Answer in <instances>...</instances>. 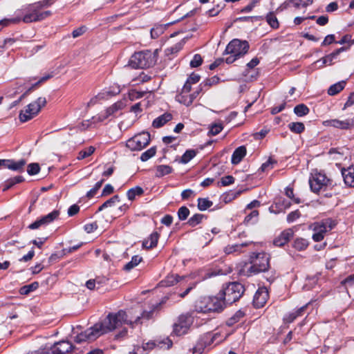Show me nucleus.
<instances>
[{
	"label": "nucleus",
	"mask_w": 354,
	"mask_h": 354,
	"mask_svg": "<svg viewBox=\"0 0 354 354\" xmlns=\"http://www.w3.org/2000/svg\"><path fill=\"white\" fill-rule=\"evenodd\" d=\"M125 317V312L123 310L115 314L110 313L103 321L96 323L93 326L76 335L74 340L78 344L93 341L102 335L121 326L126 320Z\"/></svg>",
	"instance_id": "nucleus-1"
},
{
	"label": "nucleus",
	"mask_w": 354,
	"mask_h": 354,
	"mask_svg": "<svg viewBox=\"0 0 354 354\" xmlns=\"http://www.w3.org/2000/svg\"><path fill=\"white\" fill-rule=\"evenodd\" d=\"M35 3H32L27 6L26 8L20 10L23 17L18 16L17 17L10 19H3L0 20V26L5 27L8 26L11 24H17L21 21L24 23L28 24L32 22L40 21L49 17L51 15V12L43 11L41 12Z\"/></svg>",
	"instance_id": "nucleus-2"
},
{
	"label": "nucleus",
	"mask_w": 354,
	"mask_h": 354,
	"mask_svg": "<svg viewBox=\"0 0 354 354\" xmlns=\"http://www.w3.org/2000/svg\"><path fill=\"white\" fill-rule=\"evenodd\" d=\"M249 44L247 41L238 39L232 40L226 46L225 53L230 55L225 59L227 64H232L239 57L245 55L249 49Z\"/></svg>",
	"instance_id": "nucleus-3"
},
{
	"label": "nucleus",
	"mask_w": 354,
	"mask_h": 354,
	"mask_svg": "<svg viewBox=\"0 0 354 354\" xmlns=\"http://www.w3.org/2000/svg\"><path fill=\"white\" fill-rule=\"evenodd\" d=\"M244 291L243 285L239 282H232L223 288L220 295L226 304H232L241 298Z\"/></svg>",
	"instance_id": "nucleus-4"
},
{
	"label": "nucleus",
	"mask_w": 354,
	"mask_h": 354,
	"mask_svg": "<svg viewBox=\"0 0 354 354\" xmlns=\"http://www.w3.org/2000/svg\"><path fill=\"white\" fill-rule=\"evenodd\" d=\"M269 259L268 254L265 252L254 253L250 257L251 266L248 272L250 274H256L267 271L270 266Z\"/></svg>",
	"instance_id": "nucleus-5"
},
{
	"label": "nucleus",
	"mask_w": 354,
	"mask_h": 354,
	"mask_svg": "<svg viewBox=\"0 0 354 354\" xmlns=\"http://www.w3.org/2000/svg\"><path fill=\"white\" fill-rule=\"evenodd\" d=\"M154 57L149 50L135 53L129 62V66L133 68H145L153 66Z\"/></svg>",
	"instance_id": "nucleus-6"
},
{
	"label": "nucleus",
	"mask_w": 354,
	"mask_h": 354,
	"mask_svg": "<svg viewBox=\"0 0 354 354\" xmlns=\"http://www.w3.org/2000/svg\"><path fill=\"white\" fill-rule=\"evenodd\" d=\"M219 337V333L209 332L202 335L193 348L194 354H203L205 348L222 341L221 338L218 339Z\"/></svg>",
	"instance_id": "nucleus-7"
},
{
	"label": "nucleus",
	"mask_w": 354,
	"mask_h": 354,
	"mask_svg": "<svg viewBox=\"0 0 354 354\" xmlns=\"http://www.w3.org/2000/svg\"><path fill=\"white\" fill-rule=\"evenodd\" d=\"M336 223L330 218L323 220L321 222L315 223L312 225V229L314 231L313 239L315 242H319L324 238L326 233L331 230Z\"/></svg>",
	"instance_id": "nucleus-8"
},
{
	"label": "nucleus",
	"mask_w": 354,
	"mask_h": 354,
	"mask_svg": "<svg viewBox=\"0 0 354 354\" xmlns=\"http://www.w3.org/2000/svg\"><path fill=\"white\" fill-rule=\"evenodd\" d=\"M193 324V317L188 315H181L173 325L171 335L182 336L188 333Z\"/></svg>",
	"instance_id": "nucleus-9"
},
{
	"label": "nucleus",
	"mask_w": 354,
	"mask_h": 354,
	"mask_svg": "<svg viewBox=\"0 0 354 354\" xmlns=\"http://www.w3.org/2000/svg\"><path fill=\"white\" fill-rule=\"evenodd\" d=\"M150 142V135L147 132H142L136 135L127 141L126 146L131 151H140L147 147Z\"/></svg>",
	"instance_id": "nucleus-10"
},
{
	"label": "nucleus",
	"mask_w": 354,
	"mask_h": 354,
	"mask_svg": "<svg viewBox=\"0 0 354 354\" xmlns=\"http://www.w3.org/2000/svg\"><path fill=\"white\" fill-rule=\"evenodd\" d=\"M309 184L311 190L317 193L321 189L332 185V181L325 174L318 172L312 175L309 179Z\"/></svg>",
	"instance_id": "nucleus-11"
},
{
	"label": "nucleus",
	"mask_w": 354,
	"mask_h": 354,
	"mask_svg": "<svg viewBox=\"0 0 354 354\" xmlns=\"http://www.w3.org/2000/svg\"><path fill=\"white\" fill-rule=\"evenodd\" d=\"M123 102L118 101L108 107L104 113L93 116L92 120L94 123L103 122L110 116L115 115L117 112L123 109Z\"/></svg>",
	"instance_id": "nucleus-12"
},
{
	"label": "nucleus",
	"mask_w": 354,
	"mask_h": 354,
	"mask_svg": "<svg viewBox=\"0 0 354 354\" xmlns=\"http://www.w3.org/2000/svg\"><path fill=\"white\" fill-rule=\"evenodd\" d=\"M74 346L68 341H59L55 343L44 351L47 354H66L73 351Z\"/></svg>",
	"instance_id": "nucleus-13"
},
{
	"label": "nucleus",
	"mask_w": 354,
	"mask_h": 354,
	"mask_svg": "<svg viewBox=\"0 0 354 354\" xmlns=\"http://www.w3.org/2000/svg\"><path fill=\"white\" fill-rule=\"evenodd\" d=\"M325 127H332L342 130H347L352 128L354 125L353 119H348L345 120H340L338 119H331L324 122Z\"/></svg>",
	"instance_id": "nucleus-14"
},
{
	"label": "nucleus",
	"mask_w": 354,
	"mask_h": 354,
	"mask_svg": "<svg viewBox=\"0 0 354 354\" xmlns=\"http://www.w3.org/2000/svg\"><path fill=\"white\" fill-rule=\"evenodd\" d=\"M269 297V294L268 289L266 287L259 288L253 299V304L255 308H259L263 307L266 303Z\"/></svg>",
	"instance_id": "nucleus-15"
},
{
	"label": "nucleus",
	"mask_w": 354,
	"mask_h": 354,
	"mask_svg": "<svg viewBox=\"0 0 354 354\" xmlns=\"http://www.w3.org/2000/svg\"><path fill=\"white\" fill-rule=\"evenodd\" d=\"M209 301L208 302V310L210 312H220L221 311L225 305L226 304L223 297H221L220 292L218 296L208 297Z\"/></svg>",
	"instance_id": "nucleus-16"
},
{
	"label": "nucleus",
	"mask_w": 354,
	"mask_h": 354,
	"mask_svg": "<svg viewBox=\"0 0 354 354\" xmlns=\"http://www.w3.org/2000/svg\"><path fill=\"white\" fill-rule=\"evenodd\" d=\"M348 49L347 47H341L330 54L322 57V59L316 61L314 64H317L321 63V65L319 66V68L324 67L325 65H332L333 64V60L337 59V56L344 51H346Z\"/></svg>",
	"instance_id": "nucleus-17"
},
{
	"label": "nucleus",
	"mask_w": 354,
	"mask_h": 354,
	"mask_svg": "<svg viewBox=\"0 0 354 354\" xmlns=\"http://www.w3.org/2000/svg\"><path fill=\"white\" fill-rule=\"evenodd\" d=\"M26 164V161L24 159H21L18 161L13 160H0V166L3 165L8 169L17 171H23Z\"/></svg>",
	"instance_id": "nucleus-18"
},
{
	"label": "nucleus",
	"mask_w": 354,
	"mask_h": 354,
	"mask_svg": "<svg viewBox=\"0 0 354 354\" xmlns=\"http://www.w3.org/2000/svg\"><path fill=\"white\" fill-rule=\"evenodd\" d=\"M342 174L345 184L354 187V165H351L347 169H343Z\"/></svg>",
	"instance_id": "nucleus-19"
},
{
	"label": "nucleus",
	"mask_w": 354,
	"mask_h": 354,
	"mask_svg": "<svg viewBox=\"0 0 354 354\" xmlns=\"http://www.w3.org/2000/svg\"><path fill=\"white\" fill-rule=\"evenodd\" d=\"M153 311H154V308H151L149 311L144 310L140 315L136 317V318L135 319L134 321H132L131 319L128 320L127 315L125 313V315H126L125 319L126 320L122 323V324L126 323L127 324L133 325V324L142 323V322L140 320L141 319H147V320L149 319L152 317V315L153 314Z\"/></svg>",
	"instance_id": "nucleus-20"
},
{
	"label": "nucleus",
	"mask_w": 354,
	"mask_h": 354,
	"mask_svg": "<svg viewBox=\"0 0 354 354\" xmlns=\"http://www.w3.org/2000/svg\"><path fill=\"white\" fill-rule=\"evenodd\" d=\"M209 298L207 297H202L197 299L195 302L194 309L197 313H207L208 310V302Z\"/></svg>",
	"instance_id": "nucleus-21"
},
{
	"label": "nucleus",
	"mask_w": 354,
	"mask_h": 354,
	"mask_svg": "<svg viewBox=\"0 0 354 354\" xmlns=\"http://www.w3.org/2000/svg\"><path fill=\"white\" fill-rule=\"evenodd\" d=\"M246 155V148L245 146H240L236 148L232 156V163L233 165L239 164Z\"/></svg>",
	"instance_id": "nucleus-22"
},
{
	"label": "nucleus",
	"mask_w": 354,
	"mask_h": 354,
	"mask_svg": "<svg viewBox=\"0 0 354 354\" xmlns=\"http://www.w3.org/2000/svg\"><path fill=\"white\" fill-rule=\"evenodd\" d=\"M308 304L301 306V308L287 314L283 319L286 323L292 322L297 317L302 316L304 315V311L306 309Z\"/></svg>",
	"instance_id": "nucleus-23"
},
{
	"label": "nucleus",
	"mask_w": 354,
	"mask_h": 354,
	"mask_svg": "<svg viewBox=\"0 0 354 354\" xmlns=\"http://www.w3.org/2000/svg\"><path fill=\"white\" fill-rule=\"evenodd\" d=\"M34 106L33 105H28L24 110H21L19 113V120L22 122H27L33 118L36 114L34 113L33 110L30 107Z\"/></svg>",
	"instance_id": "nucleus-24"
},
{
	"label": "nucleus",
	"mask_w": 354,
	"mask_h": 354,
	"mask_svg": "<svg viewBox=\"0 0 354 354\" xmlns=\"http://www.w3.org/2000/svg\"><path fill=\"white\" fill-rule=\"evenodd\" d=\"M34 106L33 105H28L24 110H21L19 113V120L22 122H27L33 118L36 114L34 113L33 110L30 107Z\"/></svg>",
	"instance_id": "nucleus-25"
},
{
	"label": "nucleus",
	"mask_w": 354,
	"mask_h": 354,
	"mask_svg": "<svg viewBox=\"0 0 354 354\" xmlns=\"http://www.w3.org/2000/svg\"><path fill=\"white\" fill-rule=\"evenodd\" d=\"M172 119L171 113H165L162 115L158 117L153 121V127L155 128H160L162 127L166 122L170 121Z\"/></svg>",
	"instance_id": "nucleus-26"
},
{
	"label": "nucleus",
	"mask_w": 354,
	"mask_h": 354,
	"mask_svg": "<svg viewBox=\"0 0 354 354\" xmlns=\"http://www.w3.org/2000/svg\"><path fill=\"white\" fill-rule=\"evenodd\" d=\"M159 239V234L158 232H153L149 237L145 240L142 245L143 247L147 249L153 248L156 246Z\"/></svg>",
	"instance_id": "nucleus-27"
},
{
	"label": "nucleus",
	"mask_w": 354,
	"mask_h": 354,
	"mask_svg": "<svg viewBox=\"0 0 354 354\" xmlns=\"http://www.w3.org/2000/svg\"><path fill=\"white\" fill-rule=\"evenodd\" d=\"M198 93L199 92H196L189 95H186L187 94L181 93L178 96V101L186 106H189L193 102L194 100L196 97V96L198 95Z\"/></svg>",
	"instance_id": "nucleus-28"
},
{
	"label": "nucleus",
	"mask_w": 354,
	"mask_h": 354,
	"mask_svg": "<svg viewBox=\"0 0 354 354\" xmlns=\"http://www.w3.org/2000/svg\"><path fill=\"white\" fill-rule=\"evenodd\" d=\"M346 85L345 81H341L336 84H334L331 85L328 90V94L329 95H335L339 93L341 91H342Z\"/></svg>",
	"instance_id": "nucleus-29"
},
{
	"label": "nucleus",
	"mask_w": 354,
	"mask_h": 354,
	"mask_svg": "<svg viewBox=\"0 0 354 354\" xmlns=\"http://www.w3.org/2000/svg\"><path fill=\"white\" fill-rule=\"evenodd\" d=\"M248 245V243H243L241 244H234V245H229L226 246L224 249V252L227 254H230L232 253H239L241 252V248L245 247Z\"/></svg>",
	"instance_id": "nucleus-30"
},
{
	"label": "nucleus",
	"mask_w": 354,
	"mask_h": 354,
	"mask_svg": "<svg viewBox=\"0 0 354 354\" xmlns=\"http://www.w3.org/2000/svg\"><path fill=\"white\" fill-rule=\"evenodd\" d=\"M46 104V100L45 97H39L37 98V100L30 104L29 105H33L34 106L30 107L31 109L33 110L34 113L36 114V115L38 114L39 111L41 110V108L44 106Z\"/></svg>",
	"instance_id": "nucleus-31"
},
{
	"label": "nucleus",
	"mask_w": 354,
	"mask_h": 354,
	"mask_svg": "<svg viewBox=\"0 0 354 354\" xmlns=\"http://www.w3.org/2000/svg\"><path fill=\"white\" fill-rule=\"evenodd\" d=\"M155 341L156 347L160 348L169 349L173 345L172 341L169 337L157 338Z\"/></svg>",
	"instance_id": "nucleus-32"
},
{
	"label": "nucleus",
	"mask_w": 354,
	"mask_h": 354,
	"mask_svg": "<svg viewBox=\"0 0 354 354\" xmlns=\"http://www.w3.org/2000/svg\"><path fill=\"white\" fill-rule=\"evenodd\" d=\"M59 215V212L58 210H54L48 214L41 217L40 218L42 225H47L50 223L54 220H55Z\"/></svg>",
	"instance_id": "nucleus-33"
},
{
	"label": "nucleus",
	"mask_w": 354,
	"mask_h": 354,
	"mask_svg": "<svg viewBox=\"0 0 354 354\" xmlns=\"http://www.w3.org/2000/svg\"><path fill=\"white\" fill-rule=\"evenodd\" d=\"M142 260V258L139 255H135L131 258V260L128 262L124 266V270L126 271H130L136 266H138Z\"/></svg>",
	"instance_id": "nucleus-34"
},
{
	"label": "nucleus",
	"mask_w": 354,
	"mask_h": 354,
	"mask_svg": "<svg viewBox=\"0 0 354 354\" xmlns=\"http://www.w3.org/2000/svg\"><path fill=\"white\" fill-rule=\"evenodd\" d=\"M24 178L21 176H17L12 178L8 179V180H6L5 182V185L3 188V191L5 192V191L9 189L13 185H15V184L21 183L22 181H24Z\"/></svg>",
	"instance_id": "nucleus-35"
},
{
	"label": "nucleus",
	"mask_w": 354,
	"mask_h": 354,
	"mask_svg": "<svg viewBox=\"0 0 354 354\" xmlns=\"http://www.w3.org/2000/svg\"><path fill=\"white\" fill-rule=\"evenodd\" d=\"M244 315L245 313L239 310L226 321V324L229 326H232L236 322H239L240 319L244 317Z\"/></svg>",
	"instance_id": "nucleus-36"
},
{
	"label": "nucleus",
	"mask_w": 354,
	"mask_h": 354,
	"mask_svg": "<svg viewBox=\"0 0 354 354\" xmlns=\"http://www.w3.org/2000/svg\"><path fill=\"white\" fill-rule=\"evenodd\" d=\"M309 111V108L304 104H298L294 108V113L299 117L306 115Z\"/></svg>",
	"instance_id": "nucleus-37"
},
{
	"label": "nucleus",
	"mask_w": 354,
	"mask_h": 354,
	"mask_svg": "<svg viewBox=\"0 0 354 354\" xmlns=\"http://www.w3.org/2000/svg\"><path fill=\"white\" fill-rule=\"evenodd\" d=\"M289 129L295 133H301L305 129V126L302 122H290L288 124Z\"/></svg>",
	"instance_id": "nucleus-38"
},
{
	"label": "nucleus",
	"mask_w": 354,
	"mask_h": 354,
	"mask_svg": "<svg viewBox=\"0 0 354 354\" xmlns=\"http://www.w3.org/2000/svg\"><path fill=\"white\" fill-rule=\"evenodd\" d=\"M143 194V189L140 187H135L129 190L127 193V196L130 201H133L136 196H140Z\"/></svg>",
	"instance_id": "nucleus-39"
},
{
	"label": "nucleus",
	"mask_w": 354,
	"mask_h": 354,
	"mask_svg": "<svg viewBox=\"0 0 354 354\" xmlns=\"http://www.w3.org/2000/svg\"><path fill=\"white\" fill-rule=\"evenodd\" d=\"M266 21L272 28L277 29L279 28V24L274 12H269L266 15Z\"/></svg>",
	"instance_id": "nucleus-40"
},
{
	"label": "nucleus",
	"mask_w": 354,
	"mask_h": 354,
	"mask_svg": "<svg viewBox=\"0 0 354 354\" xmlns=\"http://www.w3.org/2000/svg\"><path fill=\"white\" fill-rule=\"evenodd\" d=\"M308 245V242L303 238H297L295 240L293 247L297 250L301 251L305 250Z\"/></svg>",
	"instance_id": "nucleus-41"
},
{
	"label": "nucleus",
	"mask_w": 354,
	"mask_h": 354,
	"mask_svg": "<svg viewBox=\"0 0 354 354\" xmlns=\"http://www.w3.org/2000/svg\"><path fill=\"white\" fill-rule=\"evenodd\" d=\"M258 216L259 212L257 210H253L245 216L243 222L246 225L254 224L257 222Z\"/></svg>",
	"instance_id": "nucleus-42"
},
{
	"label": "nucleus",
	"mask_w": 354,
	"mask_h": 354,
	"mask_svg": "<svg viewBox=\"0 0 354 354\" xmlns=\"http://www.w3.org/2000/svg\"><path fill=\"white\" fill-rule=\"evenodd\" d=\"M242 190H238V191H230L229 192L225 193L223 196V201L225 203H227L232 200L235 199L236 197H238L241 193Z\"/></svg>",
	"instance_id": "nucleus-43"
},
{
	"label": "nucleus",
	"mask_w": 354,
	"mask_h": 354,
	"mask_svg": "<svg viewBox=\"0 0 354 354\" xmlns=\"http://www.w3.org/2000/svg\"><path fill=\"white\" fill-rule=\"evenodd\" d=\"M166 26L163 25H156L151 29V37L153 39L158 38L165 30Z\"/></svg>",
	"instance_id": "nucleus-44"
},
{
	"label": "nucleus",
	"mask_w": 354,
	"mask_h": 354,
	"mask_svg": "<svg viewBox=\"0 0 354 354\" xmlns=\"http://www.w3.org/2000/svg\"><path fill=\"white\" fill-rule=\"evenodd\" d=\"M196 155V151L194 149L187 150L181 157L180 162L183 164L188 163Z\"/></svg>",
	"instance_id": "nucleus-45"
},
{
	"label": "nucleus",
	"mask_w": 354,
	"mask_h": 354,
	"mask_svg": "<svg viewBox=\"0 0 354 354\" xmlns=\"http://www.w3.org/2000/svg\"><path fill=\"white\" fill-rule=\"evenodd\" d=\"M213 203L207 198H199L198 199V208L201 211H205L212 207Z\"/></svg>",
	"instance_id": "nucleus-46"
},
{
	"label": "nucleus",
	"mask_w": 354,
	"mask_h": 354,
	"mask_svg": "<svg viewBox=\"0 0 354 354\" xmlns=\"http://www.w3.org/2000/svg\"><path fill=\"white\" fill-rule=\"evenodd\" d=\"M172 172V168L169 165H159L157 167V174L158 177L163 176L165 175L169 174Z\"/></svg>",
	"instance_id": "nucleus-47"
},
{
	"label": "nucleus",
	"mask_w": 354,
	"mask_h": 354,
	"mask_svg": "<svg viewBox=\"0 0 354 354\" xmlns=\"http://www.w3.org/2000/svg\"><path fill=\"white\" fill-rule=\"evenodd\" d=\"M39 287L38 282H33L29 285L24 286L20 288L19 292L21 295H28Z\"/></svg>",
	"instance_id": "nucleus-48"
},
{
	"label": "nucleus",
	"mask_w": 354,
	"mask_h": 354,
	"mask_svg": "<svg viewBox=\"0 0 354 354\" xmlns=\"http://www.w3.org/2000/svg\"><path fill=\"white\" fill-rule=\"evenodd\" d=\"M290 1L297 9L306 8L313 3V0H290Z\"/></svg>",
	"instance_id": "nucleus-49"
},
{
	"label": "nucleus",
	"mask_w": 354,
	"mask_h": 354,
	"mask_svg": "<svg viewBox=\"0 0 354 354\" xmlns=\"http://www.w3.org/2000/svg\"><path fill=\"white\" fill-rule=\"evenodd\" d=\"M204 217L205 216L203 214H196L189 218L187 223L190 226L194 227L199 224Z\"/></svg>",
	"instance_id": "nucleus-50"
},
{
	"label": "nucleus",
	"mask_w": 354,
	"mask_h": 354,
	"mask_svg": "<svg viewBox=\"0 0 354 354\" xmlns=\"http://www.w3.org/2000/svg\"><path fill=\"white\" fill-rule=\"evenodd\" d=\"M116 202H119V196L118 195H115L109 200H107L106 201H105L101 206L99 207L98 211L100 212L108 207H111Z\"/></svg>",
	"instance_id": "nucleus-51"
},
{
	"label": "nucleus",
	"mask_w": 354,
	"mask_h": 354,
	"mask_svg": "<svg viewBox=\"0 0 354 354\" xmlns=\"http://www.w3.org/2000/svg\"><path fill=\"white\" fill-rule=\"evenodd\" d=\"M95 150V147L91 146L84 150L80 151L79 152L77 159L82 160V159H84V158L90 156L91 155H92L94 153Z\"/></svg>",
	"instance_id": "nucleus-52"
},
{
	"label": "nucleus",
	"mask_w": 354,
	"mask_h": 354,
	"mask_svg": "<svg viewBox=\"0 0 354 354\" xmlns=\"http://www.w3.org/2000/svg\"><path fill=\"white\" fill-rule=\"evenodd\" d=\"M156 150L155 147H151L147 150L146 151L143 152L140 156V160L142 162H145L150 159L151 157H153L156 154Z\"/></svg>",
	"instance_id": "nucleus-53"
},
{
	"label": "nucleus",
	"mask_w": 354,
	"mask_h": 354,
	"mask_svg": "<svg viewBox=\"0 0 354 354\" xmlns=\"http://www.w3.org/2000/svg\"><path fill=\"white\" fill-rule=\"evenodd\" d=\"M104 182V180H101L99 182L96 183L94 187L92 188L91 190H89L86 193V196L88 198H93L97 192V191L100 189V188L102 187V185Z\"/></svg>",
	"instance_id": "nucleus-54"
},
{
	"label": "nucleus",
	"mask_w": 354,
	"mask_h": 354,
	"mask_svg": "<svg viewBox=\"0 0 354 354\" xmlns=\"http://www.w3.org/2000/svg\"><path fill=\"white\" fill-rule=\"evenodd\" d=\"M189 214V210L185 206H183V207H180L178 211V216L179 220H180V221H184V220L187 219Z\"/></svg>",
	"instance_id": "nucleus-55"
},
{
	"label": "nucleus",
	"mask_w": 354,
	"mask_h": 354,
	"mask_svg": "<svg viewBox=\"0 0 354 354\" xmlns=\"http://www.w3.org/2000/svg\"><path fill=\"white\" fill-rule=\"evenodd\" d=\"M39 170L40 167L38 163H30L28 165L27 172L30 176L38 174Z\"/></svg>",
	"instance_id": "nucleus-56"
},
{
	"label": "nucleus",
	"mask_w": 354,
	"mask_h": 354,
	"mask_svg": "<svg viewBox=\"0 0 354 354\" xmlns=\"http://www.w3.org/2000/svg\"><path fill=\"white\" fill-rule=\"evenodd\" d=\"M234 182V178L232 176H230V175L225 176L221 178L220 183H218V186L219 185L227 186V185L233 184Z\"/></svg>",
	"instance_id": "nucleus-57"
},
{
	"label": "nucleus",
	"mask_w": 354,
	"mask_h": 354,
	"mask_svg": "<svg viewBox=\"0 0 354 354\" xmlns=\"http://www.w3.org/2000/svg\"><path fill=\"white\" fill-rule=\"evenodd\" d=\"M203 59L199 54H196L192 61L190 62V66L192 68H196L201 65Z\"/></svg>",
	"instance_id": "nucleus-58"
},
{
	"label": "nucleus",
	"mask_w": 354,
	"mask_h": 354,
	"mask_svg": "<svg viewBox=\"0 0 354 354\" xmlns=\"http://www.w3.org/2000/svg\"><path fill=\"white\" fill-rule=\"evenodd\" d=\"M223 129V126L221 124H214L212 125L209 131V134L212 136H216Z\"/></svg>",
	"instance_id": "nucleus-59"
},
{
	"label": "nucleus",
	"mask_w": 354,
	"mask_h": 354,
	"mask_svg": "<svg viewBox=\"0 0 354 354\" xmlns=\"http://www.w3.org/2000/svg\"><path fill=\"white\" fill-rule=\"evenodd\" d=\"M181 48H182V44L177 43V44H174V46L167 48L166 49V53L168 55L175 54V53H178Z\"/></svg>",
	"instance_id": "nucleus-60"
},
{
	"label": "nucleus",
	"mask_w": 354,
	"mask_h": 354,
	"mask_svg": "<svg viewBox=\"0 0 354 354\" xmlns=\"http://www.w3.org/2000/svg\"><path fill=\"white\" fill-rule=\"evenodd\" d=\"M300 212L299 210H295L289 213L287 216V221L288 223H292L296 221L300 216Z\"/></svg>",
	"instance_id": "nucleus-61"
},
{
	"label": "nucleus",
	"mask_w": 354,
	"mask_h": 354,
	"mask_svg": "<svg viewBox=\"0 0 354 354\" xmlns=\"http://www.w3.org/2000/svg\"><path fill=\"white\" fill-rule=\"evenodd\" d=\"M87 30V28L85 26H82L76 29H75L72 32V36L73 38L78 37L82 35Z\"/></svg>",
	"instance_id": "nucleus-62"
},
{
	"label": "nucleus",
	"mask_w": 354,
	"mask_h": 354,
	"mask_svg": "<svg viewBox=\"0 0 354 354\" xmlns=\"http://www.w3.org/2000/svg\"><path fill=\"white\" fill-rule=\"evenodd\" d=\"M286 195L291 198L295 203L299 204L300 203L301 201L299 198H295L294 193H293V189L290 187H286Z\"/></svg>",
	"instance_id": "nucleus-63"
},
{
	"label": "nucleus",
	"mask_w": 354,
	"mask_h": 354,
	"mask_svg": "<svg viewBox=\"0 0 354 354\" xmlns=\"http://www.w3.org/2000/svg\"><path fill=\"white\" fill-rule=\"evenodd\" d=\"M156 342L155 340L149 341L142 345V350L145 351L146 353L156 347Z\"/></svg>",
	"instance_id": "nucleus-64"
}]
</instances>
